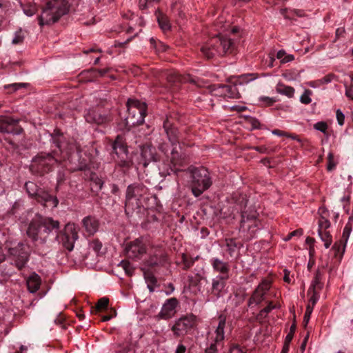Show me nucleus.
<instances>
[{"label":"nucleus","instance_id":"1","mask_svg":"<svg viewBox=\"0 0 353 353\" xmlns=\"http://www.w3.org/2000/svg\"><path fill=\"white\" fill-rule=\"evenodd\" d=\"M234 48V43L231 39L216 36L204 43L201 48V51L205 57L210 59L216 55L222 56L226 53H231Z\"/></svg>","mask_w":353,"mask_h":353},{"label":"nucleus","instance_id":"2","mask_svg":"<svg viewBox=\"0 0 353 353\" xmlns=\"http://www.w3.org/2000/svg\"><path fill=\"white\" fill-rule=\"evenodd\" d=\"M68 11V3L67 0H52L49 1L43 9L41 14L39 17L40 26L50 25L58 21V19Z\"/></svg>","mask_w":353,"mask_h":353},{"label":"nucleus","instance_id":"3","mask_svg":"<svg viewBox=\"0 0 353 353\" xmlns=\"http://www.w3.org/2000/svg\"><path fill=\"white\" fill-rule=\"evenodd\" d=\"M191 177L192 192L196 197L202 194L212 183L208 170L203 167L192 170Z\"/></svg>","mask_w":353,"mask_h":353},{"label":"nucleus","instance_id":"4","mask_svg":"<svg viewBox=\"0 0 353 353\" xmlns=\"http://www.w3.org/2000/svg\"><path fill=\"white\" fill-rule=\"evenodd\" d=\"M148 193V189L141 184L130 185L126 191L125 205L128 207L139 208L143 206L142 199Z\"/></svg>","mask_w":353,"mask_h":353},{"label":"nucleus","instance_id":"5","mask_svg":"<svg viewBox=\"0 0 353 353\" xmlns=\"http://www.w3.org/2000/svg\"><path fill=\"white\" fill-rule=\"evenodd\" d=\"M129 116L128 119L131 120V123L142 124L146 116V105L139 100L130 99L127 102Z\"/></svg>","mask_w":353,"mask_h":353},{"label":"nucleus","instance_id":"6","mask_svg":"<svg viewBox=\"0 0 353 353\" xmlns=\"http://www.w3.org/2000/svg\"><path fill=\"white\" fill-rule=\"evenodd\" d=\"M226 323V318L220 316L219 318V323L216 330L212 333H209L210 338L208 339L209 347L206 348L205 353H217L218 347L221 345V342L224 339V329Z\"/></svg>","mask_w":353,"mask_h":353},{"label":"nucleus","instance_id":"7","mask_svg":"<svg viewBox=\"0 0 353 353\" xmlns=\"http://www.w3.org/2000/svg\"><path fill=\"white\" fill-rule=\"evenodd\" d=\"M261 228L259 221L256 219V212H252L248 214L246 212L242 213V220L240 230L245 233L247 239H252L255 236L258 230Z\"/></svg>","mask_w":353,"mask_h":353},{"label":"nucleus","instance_id":"8","mask_svg":"<svg viewBox=\"0 0 353 353\" xmlns=\"http://www.w3.org/2000/svg\"><path fill=\"white\" fill-rule=\"evenodd\" d=\"M196 325V317L192 314L183 316L175 321L172 326V331L174 336H181L186 334Z\"/></svg>","mask_w":353,"mask_h":353},{"label":"nucleus","instance_id":"9","mask_svg":"<svg viewBox=\"0 0 353 353\" xmlns=\"http://www.w3.org/2000/svg\"><path fill=\"white\" fill-rule=\"evenodd\" d=\"M114 153L118 157V164L121 167L129 168L132 164V159L129 156L126 144L123 137L118 136L112 145Z\"/></svg>","mask_w":353,"mask_h":353},{"label":"nucleus","instance_id":"10","mask_svg":"<svg viewBox=\"0 0 353 353\" xmlns=\"http://www.w3.org/2000/svg\"><path fill=\"white\" fill-rule=\"evenodd\" d=\"M169 140L171 142L172 146H174L172 152H171V164L168 169H166L165 172L168 174H171L172 172L176 173L181 170L177 166H181L183 165V161H185V156L183 154H181V152L179 151V149L181 150L180 146H177L175 144L174 141L169 137Z\"/></svg>","mask_w":353,"mask_h":353},{"label":"nucleus","instance_id":"11","mask_svg":"<svg viewBox=\"0 0 353 353\" xmlns=\"http://www.w3.org/2000/svg\"><path fill=\"white\" fill-rule=\"evenodd\" d=\"M125 250L128 257L133 259H140L146 252V246L143 239H137L130 242Z\"/></svg>","mask_w":353,"mask_h":353},{"label":"nucleus","instance_id":"12","mask_svg":"<svg viewBox=\"0 0 353 353\" xmlns=\"http://www.w3.org/2000/svg\"><path fill=\"white\" fill-rule=\"evenodd\" d=\"M8 252L17 258L15 264L19 269L24 267L28 259V252L23 243H18L16 248H9Z\"/></svg>","mask_w":353,"mask_h":353},{"label":"nucleus","instance_id":"13","mask_svg":"<svg viewBox=\"0 0 353 353\" xmlns=\"http://www.w3.org/2000/svg\"><path fill=\"white\" fill-rule=\"evenodd\" d=\"M350 220L351 218L343 228L341 239L336 243L332 248L335 252V255L339 258H341L345 252L346 244L352 232V226Z\"/></svg>","mask_w":353,"mask_h":353},{"label":"nucleus","instance_id":"14","mask_svg":"<svg viewBox=\"0 0 353 353\" xmlns=\"http://www.w3.org/2000/svg\"><path fill=\"white\" fill-rule=\"evenodd\" d=\"M270 288V283L268 281H263L254 292L252 296L249 300V305H258L265 299L267 292Z\"/></svg>","mask_w":353,"mask_h":353},{"label":"nucleus","instance_id":"15","mask_svg":"<svg viewBox=\"0 0 353 353\" xmlns=\"http://www.w3.org/2000/svg\"><path fill=\"white\" fill-rule=\"evenodd\" d=\"M17 120L12 118L1 116L0 117V132L3 133L19 134L21 129L17 126Z\"/></svg>","mask_w":353,"mask_h":353},{"label":"nucleus","instance_id":"16","mask_svg":"<svg viewBox=\"0 0 353 353\" xmlns=\"http://www.w3.org/2000/svg\"><path fill=\"white\" fill-rule=\"evenodd\" d=\"M41 223L43 241H45L46 237L51 233H54L56 235L58 234L60 228L59 222L58 221L53 220L52 218H46L43 220L41 219Z\"/></svg>","mask_w":353,"mask_h":353},{"label":"nucleus","instance_id":"17","mask_svg":"<svg viewBox=\"0 0 353 353\" xmlns=\"http://www.w3.org/2000/svg\"><path fill=\"white\" fill-rule=\"evenodd\" d=\"M178 305V301L175 298L168 299L163 305L159 316L163 319H169L172 318L176 313V307Z\"/></svg>","mask_w":353,"mask_h":353},{"label":"nucleus","instance_id":"18","mask_svg":"<svg viewBox=\"0 0 353 353\" xmlns=\"http://www.w3.org/2000/svg\"><path fill=\"white\" fill-rule=\"evenodd\" d=\"M27 234L32 241H37L39 239H41L43 241L40 218H37L31 221L27 230Z\"/></svg>","mask_w":353,"mask_h":353},{"label":"nucleus","instance_id":"19","mask_svg":"<svg viewBox=\"0 0 353 353\" xmlns=\"http://www.w3.org/2000/svg\"><path fill=\"white\" fill-rule=\"evenodd\" d=\"M229 278L226 276H216L212 280L211 294L216 298L223 295L225 287V281Z\"/></svg>","mask_w":353,"mask_h":353},{"label":"nucleus","instance_id":"20","mask_svg":"<svg viewBox=\"0 0 353 353\" xmlns=\"http://www.w3.org/2000/svg\"><path fill=\"white\" fill-rule=\"evenodd\" d=\"M81 223L85 232L89 236L94 235L99 230L100 225L99 220L92 216L84 217Z\"/></svg>","mask_w":353,"mask_h":353},{"label":"nucleus","instance_id":"21","mask_svg":"<svg viewBox=\"0 0 353 353\" xmlns=\"http://www.w3.org/2000/svg\"><path fill=\"white\" fill-rule=\"evenodd\" d=\"M157 159L154 155V149L150 146H143L141 149V159L139 164H142L144 167L151 161H156Z\"/></svg>","mask_w":353,"mask_h":353},{"label":"nucleus","instance_id":"22","mask_svg":"<svg viewBox=\"0 0 353 353\" xmlns=\"http://www.w3.org/2000/svg\"><path fill=\"white\" fill-rule=\"evenodd\" d=\"M166 261V255L161 250H157L153 254H151L146 261V264L150 267L159 266L163 265Z\"/></svg>","mask_w":353,"mask_h":353},{"label":"nucleus","instance_id":"23","mask_svg":"<svg viewBox=\"0 0 353 353\" xmlns=\"http://www.w3.org/2000/svg\"><path fill=\"white\" fill-rule=\"evenodd\" d=\"M210 263L215 272H219L220 276H229L230 266L228 263L223 261L218 258H212Z\"/></svg>","mask_w":353,"mask_h":353},{"label":"nucleus","instance_id":"24","mask_svg":"<svg viewBox=\"0 0 353 353\" xmlns=\"http://www.w3.org/2000/svg\"><path fill=\"white\" fill-rule=\"evenodd\" d=\"M35 197L39 202L50 203L49 205L52 208H56L59 203V201L57 197L51 196L48 192L42 190H39L38 194Z\"/></svg>","mask_w":353,"mask_h":353},{"label":"nucleus","instance_id":"25","mask_svg":"<svg viewBox=\"0 0 353 353\" xmlns=\"http://www.w3.org/2000/svg\"><path fill=\"white\" fill-rule=\"evenodd\" d=\"M26 283H27L28 291L30 293H34L39 290V288L40 287V285H41L40 276L36 273H32L27 279Z\"/></svg>","mask_w":353,"mask_h":353},{"label":"nucleus","instance_id":"26","mask_svg":"<svg viewBox=\"0 0 353 353\" xmlns=\"http://www.w3.org/2000/svg\"><path fill=\"white\" fill-rule=\"evenodd\" d=\"M319 212L320 214L319 230H326L330 226V222L328 220V212L324 208H321Z\"/></svg>","mask_w":353,"mask_h":353},{"label":"nucleus","instance_id":"27","mask_svg":"<svg viewBox=\"0 0 353 353\" xmlns=\"http://www.w3.org/2000/svg\"><path fill=\"white\" fill-rule=\"evenodd\" d=\"M85 120L90 123H96L97 124L104 123L108 121L107 117L97 113L95 111H90L85 115Z\"/></svg>","mask_w":353,"mask_h":353},{"label":"nucleus","instance_id":"28","mask_svg":"<svg viewBox=\"0 0 353 353\" xmlns=\"http://www.w3.org/2000/svg\"><path fill=\"white\" fill-rule=\"evenodd\" d=\"M224 99H238L240 94L236 85H223Z\"/></svg>","mask_w":353,"mask_h":353},{"label":"nucleus","instance_id":"29","mask_svg":"<svg viewBox=\"0 0 353 353\" xmlns=\"http://www.w3.org/2000/svg\"><path fill=\"white\" fill-rule=\"evenodd\" d=\"M79 228L74 223H69L65 227V234L69 240L73 241L79 239Z\"/></svg>","mask_w":353,"mask_h":353},{"label":"nucleus","instance_id":"30","mask_svg":"<svg viewBox=\"0 0 353 353\" xmlns=\"http://www.w3.org/2000/svg\"><path fill=\"white\" fill-rule=\"evenodd\" d=\"M276 91L277 93L281 95H285L288 98H292L295 92V90L292 87L285 85L282 83H279L276 85Z\"/></svg>","mask_w":353,"mask_h":353},{"label":"nucleus","instance_id":"31","mask_svg":"<svg viewBox=\"0 0 353 353\" xmlns=\"http://www.w3.org/2000/svg\"><path fill=\"white\" fill-rule=\"evenodd\" d=\"M33 161L42 167L51 165L56 162V160L50 154L37 157Z\"/></svg>","mask_w":353,"mask_h":353},{"label":"nucleus","instance_id":"32","mask_svg":"<svg viewBox=\"0 0 353 353\" xmlns=\"http://www.w3.org/2000/svg\"><path fill=\"white\" fill-rule=\"evenodd\" d=\"M156 14H157V21H158L160 28L163 31H167V30H170V23H169L167 17L165 15H163L161 12H160L159 11H157L156 12Z\"/></svg>","mask_w":353,"mask_h":353},{"label":"nucleus","instance_id":"33","mask_svg":"<svg viewBox=\"0 0 353 353\" xmlns=\"http://www.w3.org/2000/svg\"><path fill=\"white\" fill-rule=\"evenodd\" d=\"M322 276L321 274L317 271L315 274L314 278L311 283V285L308 290V293H311L312 291H316V289H321L322 287L321 283Z\"/></svg>","mask_w":353,"mask_h":353},{"label":"nucleus","instance_id":"34","mask_svg":"<svg viewBox=\"0 0 353 353\" xmlns=\"http://www.w3.org/2000/svg\"><path fill=\"white\" fill-rule=\"evenodd\" d=\"M25 188L28 194L30 196H36L40 190L39 189L37 184L32 181L26 182L25 184Z\"/></svg>","mask_w":353,"mask_h":353},{"label":"nucleus","instance_id":"35","mask_svg":"<svg viewBox=\"0 0 353 353\" xmlns=\"http://www.w3.org/2000/svg\"><path fill=\"white\" fill-rule=\"evenodd\" d=\"M319 236L322 241L324 242L325 248H328L332 243V237L328 232L326 230H318Z\"/></svg>","mask_w":353,"mask_h":353},{"label":"nucleus","instance_id":"36","mask_svg":"<svg viewBox=\"0 0 353 353\" xmlns=\"http://www.w3.org/2000/svg\"><path fill=\"white\" fill-rule=\"evenodd\" d=\"M312 95V91L310 90H305L302 95L300 97V101L303 104H310L312 102L311 96Z\"/></svg>","mask_w":353,"mask_h":353},{"label":"nucleus","instance_id":"37","mask_svg":"<svg viewBox=\"0 0 353 353\" xmlns=\"http://www.w3.org/2000/svg\"><path fill=\"white\" fill-rule=\"evenodd\" d=\"M314 128L316 130L323 132L324 134L327 135V124L324 121H319L314 125Z\"/></svg>","mask_w":353,"mask_h":353},{"label":"nucleus","instance_id":"38","mask_svg":"<svg viewBox=\"0 0 353 353\" xmlns=\"http://www.w3.org/2000/svg\"><path fill=\"white\" fill-rule=\"evenodd\" d=\"M24 39V35L21 30L17 31L12 39V43L17 45L22 43Z\"/></svg>","mask_w":353,"mask_h":353},{"label":"nucleus","instance_id":"39","mask_svg":"<svg viewBox=\"0 0 353 353\" xmlns=\"http://www.w3.org/2000/svg\"><path fill=\"white\" fill-rule=\"evenodd\" d=\"M159 0H139V7L141 9H146L153 6Z\"/></svg>","mask_w":353,"mask_h":353},{"label":"nucleus","instance_id":"40","mask_svg":"<svg viewBox=\"0 0 353 353\" xmlns=\"http://www.w3.org/2000/svg\"><path fill=\"white\" fill-rule=\"evenodd\" d=\"M89 248L97 253L101 250L102 248V243L99 240L94 239L90 242Z\"/></svg>","mask_w":353,"mask_h":353},{"label":"nucleus","instance_id":"41","mask_svg":"<svg viewBox=\"0 0 353 353\" xmlns=\"http://www.w3.org/2000/svg\"><path fill=\"white\" fill-rule=\"evenodd\" d=\"M327 160H328V163H327V170L330 172V171L333 170L336 165V163H335V161L334 160L333 154L332 152L328 153Z\"/></svg>","mask_w":353,"mask_h":353},{"label":"nucleus","instance_id":"42","mask_svg":"<svg viewBox=\"0 0 353 353\" xmlns=\"http://www.w3.org/2000/svg\"><path fill=\"white\" fill-rule=\"evenodd\" d=\"M313 311L312 306L310 305V304H308L306 310L304 314V319H303V323L305 326H306L310 321L312 312Z\"/></svg>","mask_w":353,"mask_h":353},{"label":"nucleus","instance_id":"43","mask_svg":"<svg viewBox=\"0 0 353 353\" xmlns=\"http://www.w3.org/2000/svg\"><path fill=\"white\" fill-rule=\"evenodd\" d=\"M23 10L26 16L32 17L37 12V8L34 6H28L24 7Z\"/></svg>","mask_w":353,"mask_h":353},{"label":"nucleus","instance_id":"44","mask_svg":"<svg viewBox=\"0 0 353 353\" xmlns=\"http://www.w3.org/2000/svg\"><path fill=\"white\" fill-rule=\"evenodd\" d=\"M223 22L224 21L222 17L219 18L216 21L215 26L217 27L218 31L224 30L225 29L227 28V27L230 26L229 23H226L225 24H224Z\"/></svg>","mask_w":353,"mask_h":353},{"label":"nucleus","instance_id":"45","mask_svg":"<svg viewBox=\"0 0 353 353\" xmlns=\"http://www.w3.org/2000/svg\"><path fill=\"white\" fill-rule=\"evenodd\" d=\"M108 299L103 297L99 300L97 304V309L98 310L105 309L108 305Z\"/></svg>","mask_w":353,"mask_h":353},{"label":"nucleus","instance_id":"46","mask_svg":"<svg viewBox=\"0 0 353 353\" xmlns=\"http://www.w3.org/2000/svg\"><path fill=\"white\" fill-rule=\"evenodd\" d=\"M212 95L224 99L223 85H219L212 91Z\"/></svg>","mask_w":353,"mask_h":353},{"label":"nucleus","instance_id":"47","mask_svg":"<svg viewBox=\"0 0 353 353\" xmlns=\"http://www.w3.org/2000/svg\"><path fill=\"white\" fill-rule=\"evenodd\" d=\"M58 147L59 148V149L61 152H63V150H66V152H68H68H70L72 150H74V145H71V144L66 145L65 144V143H63L62 141L60 142V143L58 145Z\"/></svg>","mask_w":353,"mask_h":353},{"label":"nucleus","instance_id":"48","mask_svg":"<svg viewBox=\"0 0 353 353\" xmlns=\"http://www.w3.org/2000/svg\"><path fill=\"white\" fill-rule=\"evenodd\" d=\"M336 120H337L339 125H343L344 124V121H345V115L341 111V110L338 109L336 110Z\"/></svg>","mask_w":353,"mask_h":353},{"label":"nucleus","instance_id":"49","mask_svg":"<svg viewBox=\"0 0 353 353\" xmlns=\"http://www.w3.org/2000/svg\"><path fill=\"white\" fill-rule=\"evenodd\" d=\"M144 276L146 282L148 283V286L150 288V290H152V288L150 286V284H155L156 283V279L153 275L149 274L146 272H144Z\"/></svg>","mask_w":353,"mask_h":353},{"label":"nucleus","instance_id":"50","mask_svg":"<svg viewBox=\"0 0 353 353\" xmlns=\"http://www.w3.org/2000/svg\"><path fill=\"white\" fill-rule=\"evenodd\" d=\"M303 234V231L301 230H294L293 232H292L291 233H290L287 236H285L283 240L285 241H288L289 240H290L293 236H301Z\"/></svg>","mask_w":353,"mask_h":353},{"label":"nucleus","instance_id":"51","mask_svg":"<svg viewBox=\"0 0 353 353\" xmlns=\"http://www.w3.org/2000/svg\"><path fill=\"white\" fill-rule=\"evenodd\" d=\"M310 294H312V296L310 299V302L308 304H310V305L314 308V305L319 299V296L316 291H312Z\"/></svg>","mask_w":353,"mask_h":353},{"label":"nucleus","instance_id":"52","mask_svg":"<svg viewBox=\"0 0 353 353\" xmlns=\"http://www.w3.org/2000/svg\"><path fill=\"white\" fill-rule=\"evenodd\" d=\"M259 100L260 101L263 102L268 105H271L276 101V100H274L273 98H270L268 97H260Z\"/></svg>","mask_w":353,"mask_h":353},{"label":"nucleus","instance_id":"53","mask_svg":"<svg viewBox=\"0 0 353 353\" xmlns=\"http://www.w3.org/2000/svg\"><path fill=\"white\" fill-rule=\"evenodd\" d=\"M345 95L350 99L353 100V85L346 86L345 88Z\"/></svg>","mask_w":353,"mask_h":353},{"label":"nucleus","instance_id":"54","mask_svg":"<svg viewBox=\"0 0 353 353\" xmlns=\"http://www.w3.org/2000/svg\"><path fill=\"white\" fill-rule=\"evenodd\" d=\"M119 265H121L125 270L126 273H130L131 268L128 262L122 261L120 262Z\"/></svg>","mask_w":353,"mask_h":353},{"label":"nucleus","instance_id":"55","mask_svg":"<svg viewBox=\"0 0 353 353\" xmlns=\"http://www.w3.org/2000/svg\"><path fill=\"white\" fill-rule=\"evenodd\" d=\"M275 307L276 305H273L272 303H269L268 305L261 311V314H268Z\"/></svg>","mask_w":353,"mask_h":353},{"label":"nucleus","instance_id":"56","mask_svg":"<svg viewBox=\"0 0 353 353\" xmlns=\"http://www.w3.org/2000/svg\"><path fill=\"white\" fill-rule=\"evenodd\" d=\"M227 246L228 248L230 254L232 255V252L234 251V248L236 247V244L233 242L232 240H230V241L227 243Z\"/></svg>","mask_w":353,"mask_h":353},{"label":"nucleus","instance_id":"57","mask_svg":"<svg viewBox=\"0 0 353 353\" xmlns=\"http://www.w3.org/2000/svg\"><path fill=\"white\" fill-rule=\"evenodd\" d=\"M186 347L183 344H179L176 348L175 353H185Z\"/></svg>","mask_w":353,"mask_h":353},{"label":"nucleus","instance_id":"58","mask_svg":"<svg viewBox=\"0 0 353 353\" xmlns=\"http://www.w3.org/2000/svg\"><path fill=\"white\" fill-rule=\"evenodd\" d=\"M292 338H293V334L289 332L287 334V336H285L284 344L290 345V343L292 341Z\"/></svg>","mask_w":353,"mask_h":353},{"label":"nucleus","instance_id":"59","mask_svg":"<svg viewBox=\"0 0 353 353\" xmlns=\"http://www.w3.org/2000/svg\"><path fill=\"white\" fill-rule=\"evenodd\" d=\"M231 110H235L237 112H242L246 108L244 105H233L231 108Z\"/></svg>","mask_w":353,"mask_h":353},{"label":"nucleus","instance_id":"60","mask_svg":"<svg viewBox=\"0 0 353 353\" xmlns=\"http://www.w3.org/2000/svg\"><path fill=\"white\" fill-rule=\"evenodd\" d=\"M294 59V56L292 54L285 55L284 58L283 59L282 63H288Z\"/></svg>","mask_w":353,"mask_h":353},{"label":"nucleus","instance_id":"61","mask_svg":"<svg viewBox=\"0 0 353 353\" xmlns=\"http://www.w3.org/2000/svg\"><path fill=\"white\" fill-rule=\"evenodd\" d=\"M272 134H275V135H277V136H279V137L288 136L287 133H285L283 131L279 130H273L272 131Z\"/></svg>","mask_w":353,"mask_h":353},{"label":"nucleus","instance_id":"62","mask_svg":"<svg viewBox=\"0 0 353 353\" xmlns=\"http://www.w3.org/2000/svg\"><path fill=\"white\" fill-rule=\"evenodd\" d=\"M94 183L96 184V185L97 186V188L99 189H101L102 186H103V181L101 179H99L98 177H97L95 179H94Z\"/></svg>","mask_w":353,"mask_h":353},{"label":"nucleus","instance_id":"63","mask_svg":"<svg viewBox=\"0 0 353 353\" xmlns=\"http://www.w3.org/2000/svg\"><path fill=\"white\" fill-rule=\"evenodd\" d=\"M285 55V52L284 50H279L278 52H277V54H276V57L279 59H281V61L282 62L283 61V59L284 58V56Z\"/></svg>","mask_w":353,"mask_h":353},{"label":"nucleus","instance_id":"64","mask_svg":"<svg viewBox=\"0 0 353 353\" xmlns=\"http://www.w3.org/2000/svg\"><path fill=\"white\" fill-rule=\"evenodd\" d=\"M290 345L284 344L281 353H288Z\"/></svg>","mask_w":353,"mask_h":353}]
</instances>
